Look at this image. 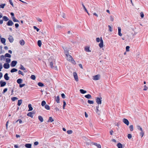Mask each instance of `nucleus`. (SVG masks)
I'll list each match as a JSON object with an SVG mask.
<instances>
[{"instance_id": "obj_1", "label": "nucleus", "mask_w": 148, "mask_h": 148, "mask_svg": "<svg viewBox=\"0 0 148 148\" xmlns=\"http://www.w3.org/2000/svg\"><path fill=\"white\" fill-rule=\"evenodd\" d=\"M66 56V58L68 61H71L72 62L73 64L75 63V62L74 60L73 59L72 57L69 54H66L65 55Z\"/></svg>"}, {"instance_id": "obj_2", "label": "nucleus", "mask_w": 148, "mask_h": 148, "mask_svg": "<svg viewBox=\"0 0 148 148\" xmlns=\"http://www.w3.org/2000/svg\"><path fill=\"white\" fill-rule=\"evenodd\" d=\"M100 77V75H97L93 76L92 79L95 80H99Z\"/></svg>"}, {"instance_id": "obj_3", "label": "nucleus", "mask_w": 148, "mask_h": 148, "mask_svg": "<svg viewBox=\"0 0 148 148\" xmlns=\"http://www.w3.org/2000/svg\"><path fill=\"white\" fill-rule=\"evenodd\" d=\"M73 74L75 80L77 82H78V78L77 73L76 72H74L73 73Z\"/></svg>"}, {"instance_id": "obj_4", "label": "nucleus", "mask_w": 148, "mask_h": 148, "mask_svg": "<svg viewBox=\"0 0 148 148\" xmlns=\"http://www.w3.org/2000/svg\"><path fill=\"white\" fill-rule=\"evenodd\" d=\"M6 84V82H3L2 80L0 81V87H3L5 86Z\"/></svg>"}, {"instance_id": "obj_5", "label": "nucleus", "mask_w": 148, "mask_h": 148, "mask_svg": "<svg viewBox=\"0 0 148 148\" xmlns=\"http://www.w3.org/2000/svg\"><path fill=\"white\" fill-rule=\"evenodd\" d=\"M17 63V62L16 61H13L11 63V66L12 67L15 66Z\"/></svg>"}, {"instance_id": "obj_6", "label": "nucleus", "mask_w": 148, "mask_h": 148, "mask_svg": "<svg viewBox=\"0 0 148 148\" xmlns=\"http://www.w3.org/2000/svg\"><path fill=\"white\" fill-rule=\"evenodd\" d=\"M96 101L97 103L98 104H101V99H100L99 97H97L96 98Z\"/></svg>"}, {"instance_id": "obj_7", "label": "nucleus", "mask_w": 148, "mask_h": 148, "mask_svg": "<svg viewBox=\"0 0 148 148\" xmlns=\"http://www.w3.org/2000/svg\"><path fill=\"white\" fill-rule=\"evenodd\" d=\"M103 40L101 38V40H100V42L99 44V46L101 48H102L103 47Z\"/></svg>"}, {"instance_id": "obj_8", "label": "nucleus", "mask_w": 148, "mask_h": 148, "mask_svg": "<svg viewBox=\"0 0 148 148\" xmlns=\"http://www.w3.org/2000/svg\"><path fill=\"white\" fill-rule=\"evenodd\" d=\"M123 121L124 123L126 124L127 125H129V121L126 119H123Z\"/></svg>"}, {"instance_id": "obj_9", "label": "nucleus", "mask_w": 148, "mask_h": 148, "mask_svg": "<svg viewBox=\"0 0 148 148\" xmlns=\"http://www.w3.org/2000/svg\"><path fill=\"white\" fill-rule=\"evenodd\" d=\"M14 24V23L11 20H8V21L7 23L8 26H12Z\"/></svg>"}, {"instance_id": "obj_10", "label": "nucleus", "mask_w": 148, "mask_h": 148, "mask_svg": "<svg viewBox=\"0 0 148 148\" xmlns=\"http://www.w3.org/2000/svg\"><path fill=\"white\" fill-rule=\"evenodd\" d=\"M3 66L4 68L5 69H8L10 67L9 64L8 63H5L4 64Z\"/></svg>"}, {"instance_id": "obj_11", "label": "nucleus", "mask_w": 148, "mask_h": 148, "mask_svg": "<svg viewBox=\"0 0 148 148\" xmlns=\"http://www.w3.org/2000/svg\"><path fill=\"white\" fill-rule=\"evenodd\" d=\"M6 40L5 39L3 38H1V42L4 45H5L6 44L5 43Z\"/></svg>"}, {"instance_id": "obj_12", "label": "nucleus", "mask_w": 148, "mask_h": 148, "mask_svg": "<svg viewBox=\"0 0 148 148\" xmlns=\"http://www.w3.org/2000/svg\"><path fill=\"white\" fill-rule=\"evenodd\" d=\"M34 114V113L33 112H29V113H28L27 114V116H30L31 117V118H32L33 116V114Z\"/></svg>"}, {"instance_id": "obj_13", "label": "nucleus", "mask_w": 148, "mask_h": 148, "mask_svg": "<svg viewBox=\"0 0 148 148\" xmlns=\"http://www.w3.org/2000/svg\"><path fill=\"white\" fill-rule=\"evenodd\" d=\"M63 48L64 49V53L65 55H66V54L69 53L68 52L69 51L68 50V49H67L66 47H63Z\"/></svg>"}, {"instance_id": "obj_14", "label": "nucleus", "mask_w": 148, "mask_h": 148, "mask_svg": "<svg viewBox=\"0 0 148 148\" xmlns=\"http://www.w3.org/2000/svg\"><path fill=\"white\" fill-rule=\"evenodd\" d=\"M4 78L6 80H8L9 79V77L8 76V74L7 73H6L4 75Z\"/></svg>"}, {"instance_id": "obj_15", "label": "nucleus", "mask_w": 148, "mask_h": 148, "mask_svg": "<svg viewBox=\"0 0 148 148\" xmlns=\"http://www.w3.org/2000/svg\"><path fill=\"white\" fill-rule=\"evenodd\" d=\"M118 35L120 36H122V34L121 33V28L120 27H118Z\"/></svg>"}, {"instance_id": "obj_16", "label": "nucleus", "mask_w": 148, "mask_h": 148, "mask_svg": "<svg viewBox=\"0 0 148 148\" xmlns=\"http://www.w3.org/2000/svg\"><path fill=\"white\" fill-rule=\"evenodd\" d=\"M85 50L87 52H91V51L89 49V47H85Z\"/></svg>"}, {"instance_id": "obj_17", "label": "nucleus", "mask_w": 148, "mask_h": 148, "mask_svg": "<svg viewBox=\"0 0 148 148\" xmlns=\"http://www.w3.org/2000/svg\"><path fill=\"white\" fill-rule=\"evenodd\" d=\"M93 144L96 146L98 148H101V145L99 144H98L97 143H93Z\"/></svg>"}, {"instance_id": "obj_18", "label": "nucleus", "mask_w": 148, "mask_h": 148, "mask_svg": "<svg viewBox=\"0 0 148 148\" xmlns=\"http://www.w3.org/2000/svg\"><path fill=\"white\" fill-rule=\"evenodd\" d=\"M8 40L10 42H12L14 41V39L13 37L12 36H10L8 38Z\"/></svg>"}, {"instance_id": "obj_19", "label": "nucleus", "mask_w": 148, "mask_h": 148, "mask_svg": "<svg viewBox=\"0 0 148 148\" xmlns=\"http://www.w3.org/2000/svg\"><path fill=\"white\" fill-rule=\"evenodd\" d=\"M29 108V111H32L33 110V108L32 107V105L31 104H29L28 106Z\"/></svg>"}, {"instance_id": "obj_20", "label": "nucleus", "mask_w": 148, "mask_h": 148, "mask_svg": "<svg viewBox=\"0 0 148 148\" xmlns=\"http://www.w3.org/2000/svg\"><path fill=\"white\" fill-rule=\"evenodd\" d=\"M12 18L14 22H19V20L17 19H16L14 16L12 17Z\"/></svg>"}, {"instance_id": "obj_21", "label": "nucleus", "mask_w": 148, "mask_h": 148, "mask_svg": "<svg viewBox=\"0 0 148 148\" xmlns=\"http://www.w3.org/2000/svg\"><path fill=\"white\" fill-rule=\"evenodd\" d=\"M25 147L28 148H31L32 145L31 144L27 143L25 145Z\"/></svg>"}, {"instance_id": "obj_22", "label": "nucleus", "mask_w": 148, "mask_h": 148, "mask_svg": "<svg viewBox=\"0 0 148 148\" xmlns=\"http://www.w3.org/2000/svg\"><path fill=\"white\" fill-rule=\"evenodd\" d=\"M20 44L21 45H23L25 43L24 41L23 40H21L19 41Z\"/></svg>"}, {"instance_id": "obj_23", "label": "nucleus", "mask_w": 148, "mask_h": 148, "mask_svg": "<svg viewBox=\"0 0 148 148\" xmlns=\"http://www.w3.org/2000/svg\"><path fill=\"white\" fill-rule=\"evenodd\" d=\"M23 80L21 79H18L17 80V82L18 84H20L22 82Z\"/></svg>"}, {"instance_id": "obj_24", "label": "nucleus", "mask_w": 148, "mask_h": 148, "mask_svg": "<svg viewBox=\"0 0 148 148\" xmlns=\"http://www.w3.org/2000/svg\"><path fill=\"white\" fill-rule=\"evenodd\" d=\"M38 118L41 122H42L43 121V119L41 116H38Z\"/></svg>"}, {"instance_id": "obj_25", "label": "nucleus", "mask_w": 148, "mask_h": 148, "mask_svg": "<svg viewBox=\"0 0 148 148\" xmlns=\"http://www.w3.org/2000/svg\"><path fill=\"white\" fill-rule=\"evenodd\" d=\"M22 100L21 99L18 100V101L17 105L18 106H20L22 104Z\"/></svg>"}, {"instance_id": "obj_26", "label": "nucleus", "mask_w": 148, "mask_h": 148, "mask_svg": "<svg viewBox=\"0 0 148 148\" xmlns=\"http://www.w3.org/2000/svg\"><path fill=\"white\" fill-rule=\"evenodd\" d=\"M3 20L4 21H6L9 20V19L6 16H5L3 17Z\"/></svg>"}, {"instance_id": "obj_27", "label": "nucleus", "mask_w": 148, "mask_h": 148, "mask_svg": "<svg viewBox=\"0 0 148 148\" xmlns=\"http://www.w3.org/2000/svg\"><path fill=\"white\" fill-rule=\"evenodd\" d=\"M82 6H83L84 10L88 14V15H89V13L88 12L86 8L84 6V5L82 3Z\"/></svg>"}, {"instance_id": "obj_28", "label": "nucleus", "mask_w": 148, "mask_h": 148, "mask_svg": "<svg viewBox=\"0 0 148 148\" xmlns=\"http://www.w3.org/2000/svg\"><path fill=\"white\" fill-rule=\"evenodd\" d=\"M17 69L15 68H13L10 71V72L11 73H13L14 72H16L17 71Z\"/></svg>"}, {"instance_id": "obj_29", "label": "nucleus", "mask_w": 148, "mask_h": 148, "mask_svg": "<svg viewBox=\"0 0 148 148\" xmlns=\"http://www.w3.org/2000/svg\"><path fill=\"white\" fill-rule=\"evenodd\" d=\"M37 44L38 46L39 47H40L42 45V42L40 40H38V41Z\"/></svg>"}, {"instance_id": "obj_30", "label": "nucleus", "mask_w": 148, "mask_h": 148, "mask_svg": "<svg viewBox=\"0 0 148 148\" xmlns=\"http://www.w3.org/2000/svg\"><path fill=\"white\" fill-rule=\"evenodd\" d=\"M136 127L138 130H140V131H143L142 127H141L140 126L137 125Z\"/></svg>"}, {"instance_id": "obj_31", "label": "nucleus", "mask_w": 148, "mask_h": 148, "mask_svg": "<svg viewBox=\"0 0 148 148\" xmlns=\"http://www.w3.org/2000/svg\"><path fill=\"white\" fill-rule=\"evenodd\" d=\"M85 97L88 99H90L91 97V96L90 94H88L85 96Z\"/></svg>"}, {"instance_id": "obj_32", "label": "nucleus", "mask_w": 148, "mask_h": 148, "mask_svg": "<svg viewBox=\"0 0 148 148\" xmlns=\"http://www.w3.org/2000/svg\"><path fill=\"white\" fill-rule=\"evenodd\" d=\"M80 92L82 94H84L86 92V91L85 90L83 89H80Z\"/></svg>"}, {"instance_id": "obj_33", "label": "nucleus", "mask_w": 148, "mask_h": 148, "mask_svg": "<svg viewBox=\"0 0 148 148\" xmlns=\"http://www.w3.org/2000/svg\"><path fill=\"white\" fill-rule=\"evenodd\" d=\"M50 60H51L50 58H49V62H50V66L51 68H52V67H53V63L52 61H50Z\"/></svg>"}, {"instance_id": "obj_34", "label": "nucleus", "mask_w": 148, "mask_h": 148, "mask_svg": "<svg viewBox=\"0 0 148 148\" xmlns=\"http://www.w3.org/2000/svg\"><path fill=\"white\" fill-rule=\"evenodd\" d=\"M117 146L118 148H122V145L120 143H118Z\"/></svg>"}, {"instance_id": "obj_35", "label": "nucleus", "mask_w": 148, "mask_h": 148, "mask_svg": "<svg viewBox=\"0 0 148 148\" xmlns=\"http://www.w3.org/2000/svg\"><path fill=\"white\" fill-rule=\"evenodd\" d=\"M54 121L53 119L51 117H50L48 121L49 122H52Z\"/></svg>"}, {"instance_id": "obj_36", "label": "nucleus", "mask_w": 148, "mask_h": 148, "mask_svg": "<svg viewBox=\"0 0 148 148\" xmlns=\"http://www.w3.org/2000/svg\"><path fill=\"white\" fill-rule=\"evenodd\" d=\"M46 104V102L45 101H42L41 103V105L42 106H45Z\"/></svg>"}, {"instance_id": "obj_37", "label": "nucleus", "mask_w": 148, "mask_h": 148, "mask_svg": "<svg viewBox=\"0 0 148 148\" xmlns=\"http://www.w3.org/2000/svg\"><path fill=\"white\" fill-rule=\"evenodd\" d=\"M56 101L57 103H59L60 102V98L59 96H57Z\"/></svg>"}, {"instance_id": "obj_38", "label": "nucleus", "mask_w": 148, "mask_h": 148, "mask_svg": "<svg viewBox=\"0 0 148 148\" xmlns=\"http://www.w3.org/2000/svg\"><path fill=\"white\" fill-rule=\"evenodd\" d=\"M45 108L47 110H49L50 109L49 106L48 105H46L45 106Z\"/></svg>"}, {"instance_id": "obj_39", "label": "nucleus", "mask_w": 148, "mask_h": 148, "mask_svg": "<svg viewBox=\"0 0 148 148\" xmlns=\"http://www.w3.org/2000/svg\"><path fill=\"white\" fill-rule=\"evenodd\" d=\"M5 57L8 58H10L11 57V55L8 53H6L5 55Z\"/></svg>"}, {"instance_id": "obj_40", "label": "nucleus", "mask_w": 148, "mask_h": 148, "mask_svg": "<svg viewBox=\"0 0 148 148\" xmlns=\"http://www.w3.org/2000/svg\"><path fill=\"white\" fill-rule=\"evenodd\" d=\"M38 85L40 87H42L44 86V85L43 83L41 82H39L38 83Z\"/></svg>"}, {"instance_id": "obj_41", "label": "nucleus", "mask_w": 148, "mask_h": 148, "mask_svg": "<svg viewBox=\"0 0 148 148\" xmlns=\"http://www.w3.org/2000/svg\"><path fill=\"white\" fill-rule=\"evenodd\" d=\"M18 99V98L16 97H13L11 98V100L12 101H14Z\"/></svg>"}, {"instance_id": "obj_42", "label": "nucleus", "mask_w": 148, "mask_h": 148, "mask_svg": "<svg viewBox=\"0 0 148 148\" xmlns=\"http://www.w3.org/2000/svg\"><path fill=\"white\" fill-rule=\"evenodd\" d=\"M129 128L130 129V130L131 131H132L133 130V126L132 125H131L129 126Z\"/></svg>"}, {"instance_id": "obj_43", "label": "nucleus", "mask_w": 148, "mask_h": 148, "mask_svg": "<svg viewBox=\"0 0 148 148\" xmlns=\"http://www.w3.org/2000/svg\"><path fill=\"white\" fill-rule=\"evenodd\" d=\"M144 134V133L143 131H141V132L140 133V135L142 137H143V136Z\"/></svg>"}, {"instance_id": "obj_44", "label": "nucleus", "mask_w": 148, "mask_h": 148, "mask_svg": "<svg viewBox=\"0 0 148 148\" xmlns=\"http://www.w3.org/2000/svg\"><path fill=\"white\" fill-rule=\"evenodd\" d=\"M88 103L90 104H93L94 103V101H93L88 100Z\"/></svg>"}, {"instance_id": "obj_45", "label": "nucleus", "mask_w": 148, "mask_h": 148, "mask_svg": "<svg viewBox=\"0 0 148 148\" xmlns=\"http://www.w3.org/2000/svg\"><path fill=\"white\" fill-rule=\"evenodd\" d=\"M31 78L33 80H35L36 79L35 76L34 75H32L31 76Z\"/></svg>"}, {"instance_id": "obj_46", "label": "nucleus", "mask_w": 148, "mask_h": 148, "mask_svg": "<svg viewBox=\"0 0 148 148\" xmlns=\"http://www.w3.org/2000/svg\"><path fill=\"white\" fill-rule=\"evenodd\" d=\"M18 74H21V75L23 76H24V73L21 71L20 70L18 71Z\"/></svg>"}, {"instance_id": "obj_47", "label": "nucleus", "mask_w": 148, "mask_h": 148, "mask_svg": "<svg viewBox=\"0 0 148 148\" xmlns=\"http://www.w3.org/2000/svg\"><path fill=\"white\" fill-rule=\"evenodd\" d=\"M73 133V131L72 130H68L67 131V133L68 134H71Z\"/></svg>"}, {"instance_id": "obj_48", "label": "nucleus", "mask_w": 148, "mask_h": 148, "mask_svg": "<svg viewBox=\"0 0 148 148\" xmlns=\"http://www.w3.org/2000/svg\"><path fill=\"white\" fill-rule=\"evenodd\" d=\"M20 69L23 70H25V69L24 67V66L23 65H21Z\"/></svg>"}, {"instance_id": "obj_49", "label": "nucleus", "mask_w": 148, "mask_h": 148, "mask_svg": "<svg viewBox=\"0 0 148 148\" xmlns=\"http://www.w3.org/2000/svg\"><path fill=\"white\" fill-rule=\"evenodd\" d=\"M5 5V4H1L0 5V8H3Z\"/></svg>"}, {"instance_id": "obj_50", "label": "nucleus", "mask_w": 148, "mask_h": 148, "mask_svg": "<svg viewBox=\"0 0 148 148\" xmlns=\"http://www.w3.org/2000/svg\"><path fill=\"white\" fill-rule=\"evenodd\" d=\"M6 62L7 63H10V62L11 60L9 58H7L6 59Z\"/></svg>"}, {"instance_id": "obj_51", "label": "nucleus", "mask_w": 148, "mask_h": 148, "mask_svg": "<svg viewBox=\"0 0 148 148\" xmlns=\"http://www.w3.org/2000/svg\"><path fill=\"white\" fill-rule=\"evenodd\" d=\"M127 137L129 139H131L132 137V136L130 134H128L127 135Z\"/></svg>"}, {"instance_id": "obj_52", "label": "nucleus", "mask_w": 148, "mask_h": 148, "mask_svg": "<svg viewBox=\"0 0 148 148\" xmlns=\"http://www.w3.org/2000/svg\"><path fill=\"white\" fill-rule=\"evenodd\" d=\"M130 47L129 46H127L126 47V50L127 51H129V49Z\"/></svg>"}, {"instance_id": "obj_53", "label": "nucleus", "mask_w": 148, "mask_h": 148, "mask_svg": "<svg viewBox=\"0 0 148 148\" xmlns=\"http://www.w3.org/2000/svg\"><path fill=\"white\" fill-rule=\"evenodd\" d=\"M33 27L34 29H36L37 31L38 32L39 31V29L37 28V27L36 26H34Z\"/></svg>"}, {"instance_id": "obj_54", "label": "nucleus", "mask_w": 148, "mask_h": 148, "mask_svg": "<svg viewBox=\"0 0 148 148\" xmlns=\"http://www.w3.org/2000/svg\"><path fill=\"white\" fill-rule=\"evenodd\" d=\"M108 27L109 28V30L110 32H112V28L111 27L110 25H109L108 26Z\"/></svg>"}, {"instance_id": "obj_55", "label": "nucleus", "mask_w": 148, "mask_h": 148, "mask_svg": "<svg viewBox=\"0 0 148 148\" xmlns=\"http://www.w3.org/2000/svg\"><path fill=\"white\" fill-rule=\"evenodd\" d=\"M25 86V84H20L19 85V87L20 88H22L23 87Z\"/></svg>"}, {"instance_id": "obj_56", "label": "nucleus", "mask_w": 148, "mask_h": 148, "mask_svg": "<svg viewBox=\"0 0 148 148\" xmlns=\"http://www.w3.org/2000/svg\"><path fill=\"white\" fill-rule=\"evenodd\" d=\"M66 103L65 102V101H64L63 105V108L64 109H65V107L66 106Z\"/></svg>"}, {"instance_id": "obj_57", "label": "nucleus", "mask_w": 148, "mask_h": 148, "mask_svg": "<svg viewBox=\"0 0 148 148\" xmlns=\"http://www.w3.org/2000/svg\"><path fill=\"white\" fill-rule=\"evenodd\" d=\"M9 2L10 4L12 5V7H14V5L12 2V0H9Z\"/></svg>"}, {"instance_id": "obj_58", "label": "nucleus", "mask_w": 148, "mask_h": 148, "mask_svg": "<svg viewBox=\"0 0 148 148\" xmlns=\"http://www.w3.org/2000/svg\"><path fill=\"white\" fill-rule=\"evenodd\" d=\"M140 16L141 18H143L144 16V14L143 12H141L140 13Z\"/></svg>"}, {"instance_id": "obj_59", "label": "nucleus", "mask_w": 148, "mask_h": 148, "mask_svg": "<svg viewBox=\"0 0 148 148\" xmlns=\"http://www.w3.org/2000/svg\"><path fill=\"white\" fill-rule=\"evenodd\" d=\"M110 20L111 21H114V18L112 16H110Z\"/></svg>"}, {"instance_id": "obj_60", "label": "nucleus", "mask_w": 148, "mask_h": 148, "mask_svg": "<svg viewBox=\"0 0 148 148\" xmlns=\"http://www.w3.org/2000/svg\"><path fill=\"white\" fill-rule=\"evenodd\" d=\"M7 90H8V89L7 88H5L3 90V93H5L7 91Z\"/></svg>"}, {"instance_id": "obj_61", "label": "nucleus", "mask_w": 148, "mask_h": 148, "mask_svg": "<svg viewBox=\"0 0 148 148\" xmlns=\"http://www.w3.org/2000/svg\"><path fill=\"white\" fill-rule=\"evenodd\" d=\"M61 96L63 99H64L65 98V95L64 93L62 94Z\"/></svg>"}, {"instance_id": "obj_62", "label": "nucleus", "mask_w": 148, "mask_h": 148, "mask_svg": "<svg viewBox=\"0 0 148 148\" xmlns=\"http://www.w3.org/2000/svg\"><path fill=\"white\" fill-rule=\"evenodd\" d=\"M148 88L146 86V85H145L144 86V88L143 89V90H147V89Z\"/></svg>"}, {"instance_id": "obj_63", "label": "nucleus", "mask_w": 148, "mask_h": 148, "mask_svg": "<svg viewBox=\"0 0 148 148\" xmlns=\"http://www.w3.org/2000/svg\"><path fill=\"white\" fill-rule=\"evenodd\" d=\"M96 41L97 42H99L100 41V39L99 38H97L96 39Z\"/></svg>"}, {"instance_id": "obj_64", "label": "nucleus", "mask_w": 148, "mask_h": 148, "mask_svg": "<svg viewBox=\"0 0 148 148\" xmlns=\"http://www.w3.org/2000/svg\"><path fill=\"white\" fill-rule=\"evenodd\" d=\"M15 27L16 28H17L19 26V25L18 23L15 24Z\"/></svg>"}]
</instances>
